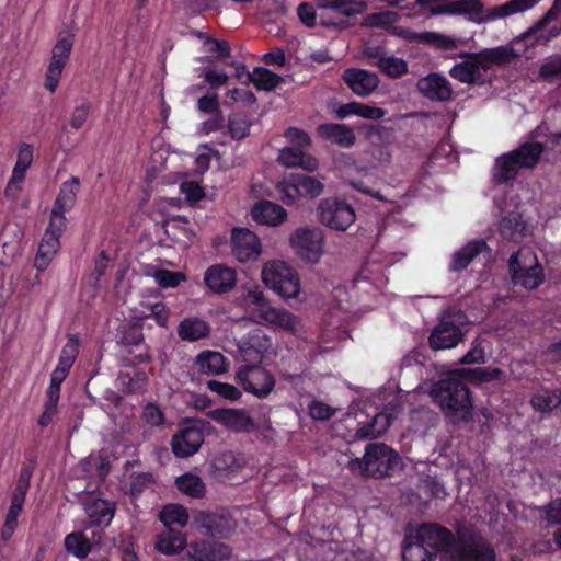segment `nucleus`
Returning a JSON list of instances; mask_svg holds the SVG:
<instances>
[{
    "instance_id": "57",
    "label": "nucleus",
    "mask_w": 561,
    "mask_h": 561,
    "mask_svg": "<svg viewBox=\"0 0 561 561\" xmlns=\"http://www.w3.org/2000/svg\"><path fill=\"white\" fill-rule=\"evenodd\" d=\"M91 111V102L82 99L73 108L70 116V126L73 129H80L85 124Z\"/></svg>"
},
{
    "instance_id": "55",
    "label": "nucleus",
    "mask_w": 561,
    "mask_h": 561,
    "mask_svg": "<svg viewBox=\"0 0 561 561\" xmlns=\"http://www.w3.org/2000/svg\"><path fill=\"white\" fill-rule=\"evenodd\" d=\"M207 389L230 401H237L242 396L241 391L236 386L219 380H209L207 382Z\"/></svg>"
},
{
    "instance_id": "53",
    "label": "nucleus",
    "mask_w": 561,
    "mask_h": 561,
    "mask_svg": "<svg viewBox=\"0 0 561 561\" xmlns=\"http://www.w3.org/2000/svg\"><path fill=\"white\" fill-rule=\"evenodd\" d=\"M379 67L391 78H400L408 72L407 61L394 56L381 57L379 59Z\"/></svg>"
},
{
    "instance_id": "35",
    "label": "nucleus",
    "mask_w": 561,
    "mask_h": 561,
    "mask_svg": "<svg viewBox=\"0 0 561 561\" xmlns=\"http://www.w3.org/2000/svg\"><path fill=\"white\" fill-rule=\"evenodd\" d=\"M79 185L80 180L77 176H71L70 180L64 182L60 185L53 208L64 213L70 211L76 205Z\"/></svg>"
},
{
    "instance_id": "59",
    "label": "nucleus",
    "mask_w": 561,
    "mask_h": 561,
    "mask_svg": "<svg viewBox=\"0 0 561 561\" xmlns=\"http://www.w3.org/2000/svg\"><path fill=\"white\" fill-rule=\"evenodd\" d=\"M308 413L313 420L328 421L334 416L335 409L322 401L314 399L308 405Z\"/></svg>"
},
{
    "instance_id": "33",
    "label": "nucleus",
    "mask_w": 561,
    "mask_h": 561,
    "mask_svg": "<svg viewBox=\"0 0 561 561\" xmlns=\"http://www.w3.org/2000/svg\"><path fill=\"white\" fill-rule=\"evenodd\" d=\"M187 547L185 535L175 529H167L157 537L156 549L165 556H174Z\"/></svg>"
},
{
    "instance_id": "12",
    "label": "nucleus",
    "mask_w": 561,
    "mask_h": 561,
    "mask_svg": "<svg viewBox=\"0 0 561 561\" xmlns=\"http://www.w3.org/2000/svg\"><path fill=\"white\" fill-rule=\"evenodd\" d=\"M413 534V538L423 543L431 552L449 553L450 547L456 537L449 528L437 523H421L416 528L409 529Z\"/></svg>"
},
{
    "instance_id": "43",
    "label": "nucleus",
    "mask_w": 561,
    "mask_h": 561,
    "mask_svg": "<svg viewBox=\"0 0 561 561\" xmlns=\"http://www.w3.org/2000/svg\"><path fill=\"white\" fill-rule=\"evenodd\" d=\"M319 8L331 9L335 13L343 16H354L362 13L366 4L364 1L353 0H317Z\"/></svg>"
},
{
    "instance_id": "60",
    "label": "nucleus",
    "mask_w": 561,
    "mask_h": 561,
    "mask_svg": "<svg viewBox=\"0 0 561 561\" xmlns=\"http://www.w3.org/2000/svg\"><path fill=\"white\" fill-rule=\"evenodd\" d=\"M154 278L163 288H175L185 278L184 274L169 270H158Z\"/></svg>"
},
{
    "instance_id": "23",
    "label": "nucleus",
    "mask_w": 561,
    "mask_h": 561,
    "mask_svg": "<svg viewBox=\"0 0 561 561\" xmlns=\"http://www.w3.org/2000/svg\"><path fill=\"white\" fill-rule=\"evenodd\" d=\"M204 283L214 294H227L237 284L236 270L224 264L210 265L204 273Z\"/></svg>"
},
{
    "instance_id": "8",
    "label": "nucleus",
    "mask_w": 561,
    "mask_h": 561,
    "mask_svg": "<svg viewBox=\"0 0 561 561\" xmlns=\"http://www.w3.org/2000/svg\"><path fill=\"white\" fill-rule=\"evenodd\" d=\"M194 525L199 534L215 539H228L237 528L234 518L225 508L198 511L194 515Z\"/></svg>"
},
{
    "instance_id": "39",
    "label": "nucleus",
    "mask_w": 561,
    "mask_h": 561,
    "mask_svg": "<svg viewBox=\"0 0 561 561\" xmlns=\"http://www.w3.org/2000/svg\"><path fill=\"white\" fill-rule=\"evenodd\" d=\"M561 15V0H554L551 8L538 20L531 27L525 31L519 36L513 39L514 45H518L519 42L529 39L534 36L537 37V33L543 30L550 22L558 19Z\"/></svg>"
},
{
    "instance_id": "28",
    "label": "nucleus",
    "mask_w": 561,
    "mask_h": 561,
    "mask_svg": "<svg viewBox=\"0 0 561 561\" xmlns=\"http://www.w3.org/2000/svg\"><path fill=\"white\" fill-rule=\"evenodd\" d=\"M211 328L209 323L197 317L183 319L178 327V335L182 341L196 342L207 337Z\"/></svg>"
},
{
    "instance_id": "1",
    "label": "nucleus",
    "mask_w": 561,
    "mask_h": 561,
    "mask_svg": "<svg viewBox=\"0 0 561 561\" xmlns=\"http://www.w3.org/2000/svg\"><path fill=\"white\" fill-rule=\"evenodd\" d=\"M541 0H508L507 2L486 9L481 0H457L431 8L433 15H463L469 21L482 23L505 19L533 9Z\"/></svg>"
},
{
    "instance_id": "38",
    "label": "nucleus",
    "mask_w": 561,
    "mask_h": 561,
    "mask_svg": "<svg viewBox=\"0 0 561 561\" xmlns=\"http://www.w3.org/2000/svg\"><path fill=\"white\" fill-rule=\"evenodd\" d=\"M519 170L520 168L511 152L504 153L495 160L492 180L496 184H504L515 179Z\"/></svg>"
},
{
    "instance_id": "19",
    "label": "nucleus",
    "mask_w": 561,
    "mask_h": 561,
    "mask_svg": "<svg viewBox=\"0 0 561 561\" xmlns=\"http://www.w3.org/2000/svg\"><path fill=\"white\" fill-rule=\"evenodd\" d=\"M545 130H548V127L545 124L539 125L529 133L528 137L531 141L523 142L516 149L510 151L520 169H533L538 164L545 151V145L535 141V139L541 137Z\"/></svg>"
},
{
    "instance_id": "44",
    "label": "nucleus",
    "mask_w": 561,
    "mask_h": 561,
    "mask_svg": "<svg viewBox=\"0 0 561 561\" xmlns=\"http://www.w3.org/2000/svg\"><path fill=\"white\" fill-rule=\"evenodd\" d=\"M176 488L183 494L193 497L202 499L205 496L206 486L204 481L196 474L184 473L176 478Z\"/></svg>"
},
{
    "instance_id": "5",
    "label": "nucleus",
    "mask_w": 561,
    "mask_h": 561,
    "mask_svg": "<svg viewBox=\"0 0 561 561\" xmlns=\"http://www.w3.org/2000/svg\"><path fill=\"white\" fill-rule=\"evenodd\" d=\"M508 272L512 283L525 289H536L545 282L543 267L528 247L520 248L510 256Z\"/></svg>"
},
{
    "instance_id": "25",
    "label": "nucleus",
    "mask_w": 561,
    "mask_h": 561,
    "mask_svg": "<svg viewBox=\"0 0 561 561\" xmlns=\"http://www.w3.org/2000/svg\"><path fill=\"white\" fill-rule=\"evenodd\" d=\"M316 130L318 137L342 148H351L356 142L353 128L345 124L323 123L318 125Z\"/></svg>"
},
{
    "instance_id": "51",
    "label": "nucleus",
    "mask_w": 561,
    "mask_h": 561,
    "mask_svg": "<svg viewBox=\"0 0 561 561\" xmlns=\"http://www.w3.org/2000/svg\"><path fill=\"white\" fill-rule=\"evenodd\" d=\"M147 307L149 309V313L141 312L137 314L138 317H144L145 325L147 327V320L153 319L159 327L167 328L170 318V310L165 304L159 301L148 305ZM148 328H151V325L148 324Z\"/></svg>"
},
{
    "instance_id": "49",
    "label": "nucleus",
    "mask_w": 561,
    "mask_h": 561,
    "mask_svg": "<svg viewBox=\"0 0 561 561\" xmlns=\"http://www.w3.org/2000/svg\"><path fill=\"white\" fill-rule=\"evenodd\" d=\"M79 351L80 339L78 335H70L60 352L57 365L70 370L79 355Z\"/></svg>"
},
{
    "instance_id": "45",
    "label": "nucleus",
    "mask_w": 561,
    "mask_h": 561,
    "mask_svg": "<svg viewBox=\"0 0 561 561\" xmlns=\"http://www.w3.org/2000/svg\"><path fill=\"white\" fill-rule=\"evenodd\" d=\"M249 79L257 90L264 91H272L283 82L279 75L263 67H255Z\"/></svg>"
},
{
    "instance_id": "13",
    "label": "nucleus",
    "mask_w": 561,
    "mask_h": 561,
    "mask_svg": "<svg viewBox=\"0 0 561 561\" xmlns=\"http://www.w3.org/2000/svg\"><path fill=\"white\" fill-rule=\"evenodd\" d=\"M518 44H524V47L522 49H517L510 45H501L493 48L482 49L479 53H472V57L481 60L482 69L485 71L492 66H506L516 58L525 55L528 49L536 47L539 44V38L534 36L529 39L522 41Z\"/></svg>"
},
{
    "instance_id": "7",
    "label": "nucleus",
    "mask_w": 561,
    "mask_h": 561,
    "mask_svg": "<svg viewBox=\"0 0 561 561\" xmlns=\"http://www.w3.org/2000/svg\"><path fill=\"white\" fill-rule=\"evenodd\" d=\"M262 279L271 289L284 298L296 297L300 291V280L297 272L282 261L266 264Z\"/></svg>"
},
{
    "instance_id": "17",
    "label": "nucleus",
    "mask_w": 561,
    "mask_h": 561,
    "mask_svg": "<svg viewBox=\"0 0 561 561\" xmlns=\"http://www.w3.org/2000/svg\"><path fill=\"white\" fill-rule=\"evenodd\" d=\"M207 416L234 433H251L257 428L244 409L218 408L208 411Z\"/></svg>"
},
{
    "instance_id": "22",
    "label": "nucleus",
    "mask_w": 561,
    "mask_h": 561,
    "mask_svg": "<svg viewBox=\"0 0 561 561\" xmlns=\"http://www.w3.org/2000/svg\"><path fill=\"white\" fill-rule=\"evenodd\" d=\"M416 90L432 102H448L453 98L451 83L438 72H430L420 78L416 82Z\"/></svg>"
},
{
    "instance_id": "30",
    "label": "nucleus",
    "mask_w": 561,
    "mask_h": 561,
    "mask_svg": "<svg viewBox=\"0 0 561 561\" xmlns=\"http://www.w3.org/2000/svg\"><path fill=\"white\" fill-rule=\"evenodd\" d=\"M195 365L199 374L220 375L227 371L226 357L216 351H203L195 359Z\"/></svg>"
},
{
    "instance_id": "56",
    "label": "nucleus",
    "mask_w": 561,
    "mask_h": 561,
    "mask_svg": "<svg viewBox=\"0 0 561 561\" xmlns=\"http://www.w3.org/2000/svg\"><path fill=\"white\" fill-rule=\"evenodd\" d=\"M66 213L51 208L49 224L45 230V234L56 237L60 240L61 234L67 228Z\"/></svg>"
},
{
    "instance_id": "52",
    "label": "nucleus",
    "mask_w": 561,
    "mask_h": 561,
    "mask_svg": "<svg viewBox=\"0 0 561 561\" xmlns=\"http://www.w3.org/2000/svg\"><path fill=\"white\" fill-rule=\"evenodd\" d=\"M227 126L230 137L240 140L249 135L251 124L243 114L234 113L229 116Z\"/></svg>"
},
{
    "instance_id": "9",
    "label": "nucleus",
    "mask_w": 561,
    "mask_h": 561,
    "mask_svg": "<svg viewBox=\"0 0 561 561\" xmlns=\"http://www.w3.org/2000/svg\"><path fill=\"white\" fill-rule=\"evenodd\" d=\"M236 380L244 391L260 398H267L274 390V376L261 364H243L236 371Z\"/></svg>"
},
{
    "instance_id": "21",
    "label": "nucleus",
    "mask_w": 561,
    "mask_h": 561,
    "mask_svg": "<svg viewBox=\"0 0 561 561\" xmlns=\"http://www.w3.org/2000/svg\"><path fill=\"white\" fill-rule=\"evenodd\" d=\"M186 554L188 561H228L231 549L222 542L199 539L187 545Z\"/></svg>"
},
{
    "instance_id": "37",
    "label": "nucleus",
    "mask_w": 561,
    "mask_h": 561,
    "mask_svg": "<svg viewBox=\"0 0 561 561\" xmlns=\"http://www.w3.org/2000/svg\"><path fill=\"white\" fill-rule=\"evenodd\" d=\"M259 317L265 323L288 331H294L297 325V318L291 312L271 306L266 307V309H263L259 313Z\"/></svg>"
},
{
    "instance_id": "63",
    "label": "nucleus",
    "mask_w": 561,
    "mask_h": 561,
    "mask_svg": "<svg viewBox=\"0 0 561 561\" xmlns=\"http://www.w3.org/2000/svg\"><path fill=\"white\" fill-rule=\"evenodd\" d=\"M142 419L151 426H160L165 421L163 412L154 403H147L144 407Z\"/></svg>"
},
{
    "instance_id": "24",
    "label": "nucleus",
    "mask_w": 561,
    "mask_h": 561,
    "mask_svg": "<svg viewBox=\"0 0 561 561\" xmlns=\"http://www.w3.org/2000/svg\"><path fill=\"white\" fill-rule=\"evenodd\" d=\"M342 79L353 93L359 96L370 94L379 84V78L376 73L357 68L344 70Z\"/></svg>"
},
{
    "instance_id": "48",
    "label": "nucleus",
    "mask_w": 561,
    "mask_h": 561,
    "mask_svg": "<svg viewBox=\"0 0 561 561\" xmlns=\"http://www.w3.org/2000/svg\"><path fill=\"white\" fill-rule=\"evenodd\" d=\"M390 420L388 415L378 413L374 416L371 422L358 430L360 438H376L381 436L389 427Z\"/></svg>"
},
{
    "instance_id": "32",
    "label": "nucleus",
    "mask_w": 561,
    "mask_h": 561,
    "mask_svg": "<svg viewBox=\"0 0 561 561\" xmlns=\"http://www.w3.org/2000/svg\"><path fill=\"white\" fill-rule=\"evenodd\" d=\"M90 523L99 527H107L115 514V504L113 502L96 499L85 506Z\"/></svg>"
},
{
    "instance_id": "18",
    "label": "nucleus",
    "mask_w": 561,
    "mask_h": 561,
    "mask_svg": "<svg viewBox=\"0 0 561 561\" xmlns=\"http://www.w3.org/2000/svg\"><path fill=\"white\" fill-rule=\"evenodd\" d=\"M231 252L241 263L256 261L261 254V241L254 232L247 228H233Z\"/></svg>"
},
{
    "instance_id": "26",
    "label": "nucleus",
    "mask_w": 561,
    "mask_h": 561,
    "mask_svg": "<svg viewBox=\"0 0 561 561\" xmlns=\"http://www.w3.org/2000/svg\"><path fill=\"white\" fill-rule=\"evenodd\" d=\"M491 253V249L483 239L471 240L456 251L449 263V272L458 273L466 270L471 262L481 253Z\"/></svg>"
},
{
    "instance_id": "34",
    "label": "nucleus",
    "mask_w": 561,
    "mask_h": 561,
    "mask_svg": "<svg viewBox=\"0 0 561 561\" xmlns=\"http://www.w3.org/2000/svg\"><path fill=\"white\" fill-rule=\"evenodd\" d=\"M435 552H431L423 543L413 538V534L408 529L403 540L402 560L403 561H435Z\"/></svg>"
},
{
    "instance_id": "54",
    "label": "nucleus",
    "mask_w": 561,
    "mask_h": 561,
    "mask_svg": "<svg viewBox=\"0 0 561 561\" xmlns=\"http://www.w3.org/2000/svg\"><path fill=\"white\" fill-rule=\"evenodd\" d=\"M472 381L490 382L501 378L502 369L499 367H477L462 370Z\"/></svg>"
},
{
    "instance_id": "20",
    "label": "nucleus",
    "mask_w": 561,
    "mask_h": 561,
    "mask_svg": "<svg viewBox=\"0 0 561 561\" xmlns=\"http://www.w3.org/2000/svg\"><path fill=\"white\" fill-rule=\"evenodd\" d=\"M271 346V339L261 329L251 330L238 344L244 364H261Z\"/></svg>"
},
{
    "instance_id": "36",
    "label": "nucleus",
    "mask_w": 561,
    "mask_h": 561,
    "mask_svg": "<svg viewBox=\"0 0 561 561\" xmlns=\"http://www.w3.org/2000/svg\"><path fill=\"white\" fill-rule=\"evenodd\" d=\"M60 248V240L56 237L44 233L42 241L38 244V250L34 259V267L38 272L47 270L54 256Z\"/></svg>"
},
{
    "instance_id": "58",
    "label": "nucleus",
    "mask_w": 561,
    "mask_h": 561,
    "mask_svg": "<svg viewBox=\"0 0 561 561\" xmlns=\"http://www.w3.org/2000/svg\"><path fill=\"white\" fill-rule=\"evenodd\" d=\"M539 77L547 82L561 77V55H554L543 62L539 68Z\"/></svg>"
},
{
    "instance_id": "15",
    "label": "nucleus",
    "mask_w": 561,
    "mask_h": 561,
    "mask_svg": "<svg viewBox=\"0 0 561 561\" xmlns=\"http://www.w3.org/2000/svg\"><path fill=\"white\" fill-rule=\"evenodd\" d=\"M463 340V332L454 316L444 313L428 336V346L434 351L456 347Z\"/></svg>"
},
{
    "instance_id": "16",
    "label": "nucleus",
    "mask_w": 561,
    "mask_h": 561,
    "mask_svg": "<svg viewBox=\"0 0 561 561\" xmlns=\"http://www.w3.org/2000/svg\"><path fill=\"white\" fill-rule=\"evenodd\" d=\"M290 244L301 259L316 263L322 254L323 234L318 228H299L290 236Z\"/></svg>"
},
{
    "instance_id": "42",
    "label": "nucleus",
    "mask_w": 561,
    "mask_h": 561,
    "mask_svg": "<svg viewBox=\"0 0 561 561\" xmlns=\"http://www.w3.org/2000/svg\"><path fill=\"white\" fill-rule=\"evenodd\" d=\"M409 38L442 50H450L457 47V43L453 37L431 31L412 33Z\"/></svg>"
},
{
    "instance_id": "6",
    "label": "nucleus",
    "mask_w": 561,
    "mask_h": 561,
    "mask_svg": "<svg viewBox=\"0 0 561 561\" xmlns=\"http://www.w3.org/2000/svg\"><path fill=\"white\" fill-rule=\"evenodd\" d=\"M144 317L137 314L131 317L130 320L123 322L117 330V343L131 355L130 364L139 365L148 363L151 359L149 347L145 343Z\"/></svg>"
},
{
    "instance_id": "40",
    "label": "nucleus",
    "mask_w": 561,
    "mask_h": 561,
    "mask_svg": "<svg viewBox=\"0 0 561 561\" xmlns=\"http://www.w3.org/2000/svg\"><path fill=\"white\" fill-rule=\"evenodd\" d=\"M159 518L167 529H173V526L183 528L188 523V512L183 505L168 504L160 511Z\"/></svg>"
},
{
    "instance_id": "29",
    "label": "nucleus",
    "mask_w": 561,
    "mask_h": 561,
    "mask_svg": "<svg viewBox=\"0 0 561 561\" xmlns=\"http://www.w3.org/2000/svg\"><path fill=\"white\" fill-rule=\"evenodd\" d=\"M481 60L473 58L471 53L467 54V59L465 61L456 64L449 70V75L461 83L472 84L479 81L481 77Z\"/></svg>"
},
{
    "instance_id": "11",
    "label": "nucleus",
    "mask_w": 561,
    "mask_h": 561,
    "mask_svg": "<svg viewBox=\"0 0 561 561\" xmlns=\"http://www.w3.org/2000/svg\"><path fill=\"white\" fill-rule=\"evenodd\" d=\"M75 35L68 31L58 34L56 44L51 49V59L45 73V88L54 93L59 84L62 70L70 58Z\"/></svg>"
},
{
    "instance_id": "3",
    "label": "nucleus",
    "mask_w": 561,
    "mask_h": 561,
    "mask_svg": "<svg viewBox=\"0 0 561 561\" xmlns=\"http://www.w3.org/2000/svg\"><path fill=\"white\" fill-rule=\"evenodd\" d=\"M451 561H496L491 541L473 525H458L450 547Z\"/></svg>"
},
{
    "instance_id": "47",
    "label": "nucleus",
    "mask_w": 561,
    "mask_h": 561,
    "mask_svg": "<svg viewBox=\"0 0 561 561\" xmlns=\"http://www.w3.org/2000/svg\"><path fill=\"white\" fill-rule=\"evenodd\" d=\"M276 190L279 194L280 201L286 205H293L301 197L300 188L295 173H291L280 181Z\"/></svg>"
},
{
    "instance_id": "61",
    "label": "nucleus",
    "mask_w": 561,
    "mask_h": 561,
    "mask_svg": "<svg viewBox=\"0 0 561 561\" xmlns=\"http://www.w3.org/2000/svg\"><path fill=\"white\" fill-rule=\"evenodd\" d=\"M304 159V151L296 147H285L280 150L278 162L285 167H299Z\"/></svg>"
},
{
    "instance_id": "27",
    "label": "nucleus",
    "mask_w": 561,
    "mask_h": 561,
    "mask_svg": "<svg viewBox=\"0 0 561 561\" xmlns=\"http://www.w3.org/2000/svg\"><path fill=\"white\" fill-rule=\"evenodd\" d=\"M251 217L260 225L276 227L287 219V211L279 204L262 199L251 208Z\"/></svg>"
},
{
    "instance_id": "14",
    "label": "nucleus",
    "mask_w": 561,
    "mask_h": 561,
    "mask_svg": "<svg viewBox=\"0 0 561 561\" xmlns=\"http://www.w3.org/2000/svg\"><path fill=\"white\" fill-rule=\"evenodd\" d=\"M204 438V422H194L183 425L172 436V453L178 458L191 457L199 450Z\"/></svg>"
},
{
    "instance_id": "2",
    "label": "nucleus",
    "mask_w": 561,
    "mask_h": 561,
    "mask_svg": "<svg viewBox=\"0 0 561 561\" xmlns=\"http://www.w3.org/2000/svg\"><path fill=\"white\" fill-rule=\"evenodd\" d=\"M431 396L448 416L463 422L472 420V393L461 378L451 376L440 379L433 385Z\"/></svg>"
},
{
    "instance_id": "4",
    "label": "nucleus",
    "mask_w": 561,
    "mask_h": 561,
    "mask_svg": "<svg viewBox=\"0 0 561 561\" xmlns=\"http://www.w3.org/2000/svg\"><path fill=\"white\" fill-rule=\"evenodd\" d=\"M399 454L383 443H369L362 459L350 461L352 471L358 470L362 476L380 479L391 476L400 465Z\"/></svg>"
},
{
    "instance_id": "62",
    "label": "nucleus",
    "mask_w": 561,
    "mask_h": 561,
    "mask_svg": "<svg viewBox=\"0 0 561 561\" xmlns=\"http://www.w3.org/2000/svg\"><path fill=\"white\" fill-rule=\"evenodd\" d=\"M153 482L152 473L141 472L133 477L130 482L131 497H138Z\"/></svg>"
},
{
    "instance_id": "31",
    "label": "nucleus",
    "mask_w": 561,
    "mask_h": 561,
    "mask_svg": "<svg viewBox=\"0 0 561 561\" xmlns=\"http://www.w3.org/2000/svg\"><path fill=\"white\" fill-rule=\"evenodd\" d=\"M335 114L340 119H344L351 115H356L366 119L378 121L386 115V111L378 106H371L353 101L340 105L335 111Z\"/></svg>"
},
{
    "instance_id": "10",
    "label": "nucleus",
    "mask_w": 561,
    "mask_h": 561,
    "mask_svg": "<svg viewBox=\"0 0 561 561\" xmlns=\"http://www.w3.org/2000/svg\"><path fill=\"white\" fill-rule=\"evenodd\" d=\"M317 214L322 225L336 231H345L356 218L353 206L337 197L321 199Z\"/></svg>"
},
{
    "instance_id": "46",
    "label": "nucleus",
    "mask_w": 561,
    "mask_h": 561,
    "mask_svg": "<svg viewBox=\"0 0 561 561\" xmlns=\"http://www.w3.org/2000/svg\"><path fill=\"white\" fill-rule=\"evenodd\" d=\"M65 548L79 559H85L91 551L90 539L81 531H73L65 537Z\"/></svg>"
},
{
    "instance_id": "64",
    "label": "nucleus",
    "mask_w": 561,
    "mask_h": 561,
    "mask_svg": "<svg viewBox=\"0 0 561 561\" xmlns=\"http://www.w3.org/2000/svg\"><path fill=\"white\" fill-rule=\"evenodd\" d=\"M285 137L291 144L301 148H309L311 146V138L305 130L297 127H289L285 131Z\"/></svg>"
},
{
    "instance_id": "41",
    "label": "nucleus",
    "mask_w": 561,
    "mask_h": 561,
    "mask_svg": "<svg viewBox=\"0 0 561 561\" xmlns=\"http://www.w3.org/2000/svg\"><path fill=\"white\" fill-rule=\"evenodd\" d=\"M530 404L536 411L550 412L561 405V390L541 389L533 394Z\"/></svg>"
},
{
    "instance_id": "50",
    "label": "nucleus",
    "mask_w": 561,
    "mask_h": 561,
    "mask_svg": "<svg viewBox=\"0 0 561 561\" xmlns=\"http://www.w3.org/2000/svg\"><path fill=\"white\" fill-rule=\"evenodd\" d=\"M295 174L298 181L301 197L314 198L323 193L324 185L321 181L307 174Z\"/></svg>"
}]
</instances>
